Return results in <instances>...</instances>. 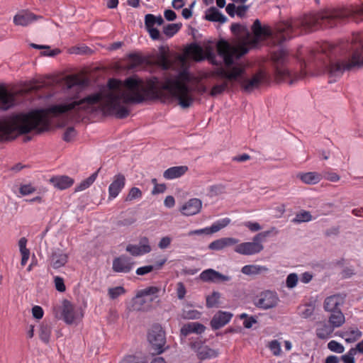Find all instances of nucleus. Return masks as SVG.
Masks as SVG:
<instances>
[{
    "instance_id": "obj_1",
    "label": "nucleus",
    "mask_w": 363,
    "mask_h": 363,
    "mask_svg": "<svg viewBox=\"0 0 363 363\" xmlns=\"http://www.w3.org/2000/svg\"><path fill=\"white\" fill-rule=\"evenodd\" d=\"M125 90L118 93H109L103 99L101 93H94L78 100L64 104L53 105L45 110H35L27 113L13 114L8 118L0 121V135L6 140H14L18 135L26 134L31 130L40 133L49 129L50 123L48 113L60 115L71 111L79 113H91L94 111L93 106L99 104L100 110L106 115H112L119 119L127 118L130 110L121 104V100L125 104H140L149 98L152 92L143 86L141 79L136 77H130L123 82Z\"/></svg>"
},
{
    "instance_id": "obj_2",
    "label": "nucleus",
    "mask_w": 363,
    "mask_h": 363,
    "mask_svg": "<svg viewBox=\"0 0 363 363\" xmlns=\"http://www.w3.org/2000/svg\"><path fill=\"white\" fill-rule=\"evenodd\" d=\"M349 18L355 21L363 18V6H350L337 9H326L313 14L291 19L277 27L281 41L287 40L303 33L321 28H333Z\"/></svg>"
},
{
    "instance_id": "obj_3",
    "label": "nucleus",
    "mask_w": 363,
    "mask_h": 363,
    "mask_svg": "<svg viewBox=\"0 0 363 363\" xmlns=\"http://www.w3.org/2000/svg\"><path fill=\"white\" fill-rule=\"evenodd\" d=\"M189 81V75L186 71H182L179 74L177 79L172 82L171 84L165 86V89L169 91L170 94L177 99L179 104L184 108L190 107L193 102L194 98L191 95V89L188 84L182 83L179 81Z\"/></svg>"
},
{
    "instance_id": "obj_4",
    "label": "nucleus",
    "mask_w": 363,
    "mask_h": 363,
    "mask_svg": "<svg viewBox=\"0 0 363 363\" xmlns=\"http://www.w3.org/2000/svg\"><path fill=\"white\" fill-rule=\"evenodd\" d=\"M147 340L155 353L159 354L165 350V332L160 324H154L147 333Z\"/></svg>"
},
{
    "instance_id": "obj_5",
    "label": "nucleus",
    "mask_w": 363,
    "mask_h": 363,
    "mask_svg": "<svg viewBox=\"0 0 363 363\" xmlns=\"http://www.w3.org/2000/svg\"><path fill=\"white\" fill-rule=\"evenodd\" d=\"M84 314L80 307H76L69 301L64 299L62 303L61 317L67 324L71 325L80 320Z\"/></svg>"
},
{
    "instance_id": "obj_6",
    "label": "nucleus",
    "mask_w": 363,
    "mask_h": 363,
    "mask_svg": "<svg viewBox=\"0 0 363 363\" xmlns=\"http://www.w3.org/2000/svg\"><path fill=\"white\" fill-rule=\"evenodd\" d=\"M272 58L275 64L277 78L284 79L286 77H290L291 74L285 66L288 59L287 52L285 50L281 49L273 54Z\"/></svg>"
},
{
    "instance_id": "obj_7",
    "label": "nucleus",
    "mask_w": 363,
    "mask_h": 363,
    "mask_svg": "<svg viewBox=\"0 0 363 363\" xmlns=\"http://www.w3.org/2000/svg\"><path fill=\"white\" fill-rule=\"evenodd\" d=\"M279 299L276 292L265 291L255 300V305L261 309L267 310L277 306Z\"/></svg>"
},
{
    "instance_id": "obj_8",
    "label": "nucleus",
    "mask_w": 363,
    "mask_h": 363,
    "mask_svg": "<svg viewBox=\"0 0 363 363\" xmlns=\"http://www.w3.org/2000/svg\"><path fill=\"white\" fill-rule=\"evenodd\" d=\"M218 53L223 60L224 64L227 67H230L234 65L235 58L238 59L241 55L238 54L235 48L230 46L227 42H223L218 45Z\"/></svg>"
},
{
    "instance_id": "obj_9",
    "label": "nucleus",
    "mask_w": 363,
    "mask_h": 363,
    "mask_svg": "<svg viewBox=\"0 0 363 363\" xmlns=\"http://www.w3.org/2000/svg\"><path fill=\"white\" fill-rule=\"evenodd\" d=\"M189 345L191 350L196 353V355L200 360L215 358L218 355V352L217 350L205 345L203 342L199 338L195 341L191 342Z\"/></svg>"
},
{
    "instance_id": "obj_10",
    "label": "nucleus",
    "mask_w": 363,
    "mask_h": 363,
    "mask_svg": "<svg viewBox=\"0 0 363 363\" xmlns=\"http://www.w3.org/2000/svg\"><path fill=\"white\" fill-rule=\"evenodd\" d=\"M253 37L251 36L250 40L247 43L252 45L257 44L261 40L271 36L272 30L268 26H262L259 19H256L252 26Z\"/></svg>"
},
{
    "instance_id": "obj_11",
    "label": "nucleus",
    "mask_w": 363,
    "mask_h": 363,
    "mask_svg": "<svg viewBox=\"0 0 363 363\" xmlns=\"http://www.w3.org/2000/svg\"><path fill=\"white\" fill-rule=\"evenodd\" d=\"M160 291V287L155 286H149L139 291L133 298V306L135 307L137 310H140L141 307L146 302L145 300L143 299V297L151 296L150 301H153L155 298H158V294Z\"/></svg>"
},
{
    "instance_id": "obj_12",
    "label": "nucleus",
    "mask_w": 363,
    "mask_h": 363,
    "mask_svg": "<svg viewBox=\"0 0 363 363\" xmlns=\"http://www.w3.org/2000/svg\"><path fill=\"white\" fill-rule=\"evenodd\" d=\"M134 262L127 255H122L113 259L112 269L117 273H129L133 267Z\"/></svg>"
},
{
    "instance_id": "obj_13",
    "label": "nucleus",
    "mask_w": 363,
    "mask_h": 363,
    "mask_svg": "<svg viewBox=\"0 0 363 363\" xmlns=\"http://www.w3.org/2000/svg\"><path fill=\"white\" fill-rule=\"evenodd\" d=\"M245 73V69L243 66H233L230 72H228L223 67L216 69L213 72V74L222 79H225L230 81L238 80V78Z\"/></svg>"
},
{
    "instance_id": "obj_14",
    "label": "nucleus",
    "mask_w": 363,
    "mask_h": 363,
    "mask_svg": "<svg viewBox=\"0 0 363 363\" xmlns=\"http://www.w3.org/2000/svg\"><path fill=\"white\" fill-rule=\"evenodd\" d=\"M264 75L262 72H259L255 74L252 79H247L244 77V74H242L238 80V82L240 86L243 88L245 91H252L255 89L257 88L262 82L264 80Z\"/></svg>"
},
{
    "instance_id": "obj_15",
    "label": "nucleus",
    "mask_w": 363,
    "mask_h": 363,
    "mask_svg": "<svg viewBox=\"0 0 363 363\" xmlns=\"http://www.w3.org/2000/svg\"><path fill=\"white\" fill-rule=\"evenodd\" d=\"M263 249L264 246L262 243L245 242L237 245L234 250L240 255H252L259 253Z\"/></svg>"
},
{
    "instance_id": "obj_16",
    "label": "nucleus",
    "mask_w": 363,
    "mask_h": 363,
    "mask_svg": "<svg viewBox=\"0 0 363 363\" xmlns=\"http://www.w3.org/2000/svg\"><path fill=\"white\" fill-rule=\"evenodd\" d=\"M345 295L337 294L328 296L323 303L325 311L328 312H335L336 311H341L340 306L345 302Z\"/></svg>"
},
{
    "instance_id": "obj_17",
    "label": "nucleus",
    "mask_w": 363,
    "mask_h": 363,
    "mask_svg": "<svg viewBox=\"0 0 363 363\" xmlns=\"http://www.w3.org/2000/svg\"><path fill=\"white\" fill-rule=\"evenodd\" d=\"M200 278L203 281L214 283L228 281L231 279L229 276L224 275L213 269H208L200 274Z\"/></svg>"
},
{
    "instance_id": "obj_18",
    "label": "nucleus",
    "mask_w": 363,
    "mask_h": 363,
    "mask_svg": "<svg viewBox=\"0 0 363 363\" xmlns=\"http://www.w3.org/2000/svg\"><path fill=\"white\" fill-rule=\"evenodd\" d=\"M125 184V177L123 174L119 173L113 177V182L108 186L109 199H115Z\"/></svg>"
},
{
    "instance_id": "obj_19",
    "label": "nucleus",
    "mask_w": 363,
    "mask_h": 363,
    "mask_svg": "<svg viewBox=\"0 0 363 363\" xmlns=\"http://www.w3.org/2000/svg\"><path fill=\"white\" fill-rule=\"evenodd\" d=\"M202 207V201L199 199H190L181 208V212L186 216H194L199 213Z\"/></svg>"
},
{
    "instance_id": "obj_20",
    "label": "nucleus",
    "mask_w": 363,
    "mask_h": 363,
    "mask_svg": "<svg viewBox=\"0 0 363 363\" xmlns=\"http://www.w3.org/2000/svg\"><path fill=\"white\" fill-rule=\"evenodd\" d=\"M233 314L230 312L220 311L216 313L211 320L213 330H218L230 322Z\"/></svg>"
},
{
    "instance_id": "obj_21",
    "label": "nucleus",
    "mask_w": 363,
    "mask_h": 363,
    "mask_svg": "<svg viewBox=\"0 0 363 363\" xmlns=\"http://www.w3.org/2000/svg\"><path fill=\"white\" fill-rule=\"evenodd\" d=\"M15 104V96L4 86L0 85V108L8 110Z\"/></svg>"
},
{
    "instance_id": "obj_22",
    "label": "nucleus",
    "mask_w": 363,
    "mask_h": 363,
    "mask_svg": "<svg viewBox=\"0 0 363 363\" xmlns=\"http://www.w3.org/2000/svg\"><path fill=\"white\" fill-rule=\"evenodd\" d=\"M334 331V327L328 321H320L317 323L315 335L320 340L328 339Z\"/></svg>"
},
{
    "instance_id": "obj_23",
    "label": "nucleus",
    "mask_w": 363,
    "mask_h": 363,
    "mask_svg": "<svg viewBox=\"0 0 363 363\" xmlns=\"http://www.w3.org/2000/svg\"><path fill=\"white\" fill-rule=\"evenodd\" d=\"M50 182L57 189L65 190L73 185L74 180L67 175L53 177Z\"/></svg>"
},
{
    "instance_id": "obj_24",
    "label": "nucleus",
    "mask_w": 363,
    "mask_h": 363,
    "mask_svg": "<svg viewBox=\"0 0 363 363\" xmlns=\"http://www.w3.org/2000/svg\"><path fill=\"white\" fill-rule=\"evenodd\" d=\"M206 327L198 322H191L186 324H184L181 330L180 333L181 336L186 337L191 333H196L200 335L205 331Z\"/></svg>"
},
{
    "instance_id": "obj_25",
    "label": "nucleus",
    "mask_w": 363,
    "mask_h": 363,
    "mask_svg": "<svg viewBox=\"0 0 363 363\" xmlns=\"http://www.w3.org/2000/svg\"><path fill=\"white\" fill-rule=\"evenodd\" d=\"M239 240L234 238H222L217 239L208 245V249L211 250H221L226 247L238 244Z\"/></svg>"
},
{
    "instance_id": "obj_26",
    "label": "nucleus",
    "mask_w": 363,
    "mask_h": 363,
    "mask_svg": "<svg viewBox=\"0 0 363 363\" xmlns=\"http://www.w3.org/2000/svg\"><path fill=\"white\" fill-rule=\"evenodd\" d=\"M188 169V167L185 165L172 167L164 172L163 177L169 180L179 178L184 175Z\"/></svg>"
},
{
    "instance_id": "obj_27",
    "label": "nucleus",
    "mask_w": 363,
    "mask_h": 363,
    "mask_svg": "<svg viewBox=\"0 0 363 363\" xmlns=\"http://www.w3.org/2000/svg\"><path fill=\"white\" fill-rule=\"evenodd\" d=\"M205 19L211 22L224 23L228 18L217 8L211 6L206 11Z\"/></svg>"
},
{
    "instance_id": "obj_28",
    "label": "nucleus",
    "mask_w": 363,
    "mask_h": 363,
    "mask_svg": "<svg viewBox=\"0 0 363 363\" xmlns=\"http://www.w3.org/2000/svg\"><path fill=\"white\" fill-rule=\"evenodd\" d=\"M38 18H41V16H38L30 12H25L16 14L13 18V22L16 25L26 26Z\"/></svg>"
},
{
    "instance_id": "obj_29",
    "label": "nucleus",
    "mask_w": 363,
    "mask_h": 363,
    "mask_svg": "<svg viewBox=\"0 0 363 363\" xmlns=\"http://www.w3.org/2000/svg\"><path fill=\"white\" fill-rule=\"evenodd\" d=\"M67 255L59 249L52 253L51 264L55 269L63 267L67 262Z\"/></svg>"
},
{
    "instance_id": "obj_30",
    "label": "nucleus",
    "mask_w": 363,
    "mask_h": 363,
    "mask_svg": "<svg viewBox=\"0 0 363 363\" xmlns=\"http://www.w3.org/2000/svg\"><path fill=\"white\" fill-rule=\"evenodd\" d=\"M297 177L306 184H316L321 180L322 175L316 172H308L299 173Z\"/></svg>"
},
{
    "instance_id": "obj_31",
    "label": "nucleus",
    "mask_w": 363,
    "mask_h": 363,
    "mask_svg": "<svg viewBox=\"0 0 363 363\" xmlns=\"http://www.w3.org/2000/svg\"><path fill=\"white\" fill-rule=\"evenodd\" d=\"M230 30L234 35H243V40L246 43L250 40L251 33L246 26H242L240 23H233L230 26Z\"/></svg>"
},
{
    "instance_id": "obj_32",
    "label": "nucleus",
    "mask_w": 363,
    "mask_h": 363,
    "mask_svg": "<svg viewBox=\"0 0 363 363\" xmlns=\"http://www.w3.org/2000/svg\"><path fill=\"white\" fill-rule=\"evenodd\" d=\"M268 268L264 266L248 264L245 265L241 269V272L246 275H255L262 272H267Z\"/></svg>"
},
{
    "instance_id": "obj_33",
    "label": "nucleus",
    "mask_w": 363,
    "mask_h": 363,
    "mask_svg": "<svg viewBox=\"0 0 363 363\" xmlns=\"http://www.w3.org/2000/svg\"><path fill=\"white\" fill-rule=\"evenodd\" d=\"M345 315L341 311H336L331 312V315L329 317L328 323L335 328H339L345 323Z\"/></svg>"
},
{
    "instance_id": "obj_34",
    "label": "nucleus",
    "mask_w": 363,
    "mask_h": 363,
    "mask_svg": "<svg viewBox=\"0 0 363 363\" xmlns=\"http://www.w3.org/2000/svg\"><path fill=\"white\" fill-rule=\"evenodd\" d=\"M128 57L129 60L128 67L130 69H135L145 62V57L138 53H130Z\"/></svg>"
},
{
    "instance_id": "obj_35",
    "label": "nucleus",
    "mask_w": 363,
    "mask_h": 363,
    "mask_svg": "<svg viewBox=\"0 0 363 363\" xmlns=\"http://www.w3.org/2000/svg\"><path fill=\"white\" fill-rule=\"evenodd\" d=\"M362 335V332L357 328H350L343 333L342 337L346 342H353L359 339Z\"/></svg>"
},
{
    "instance_id": "obj_36",
    "label": "nucleus",
    "mask_w": 363,
    "mask_h": 363,
    "mask_svg": "<svg viewBox=\"0 0 363 363\" xmlns=\"http://www.w3.org/2000/svg\"><path fill=\"white\" fill-rule=\"evenodd\" d=\"M98 172H99V170L94 172L88 178L83 180L82 182H80L79 184L76 186L75 189H74L75 191L76 192L81 191H84V190L88 189L96 179V178L98 177Z\"/></svg>"
},
{
    "instance_id": "obj_37",
    "label": "nucleus",
    "mask_w": 363,
    "mask_h": 363,
    "mask_svg": "<svg viewBox=\"0 0 363 363\" xmlns=\"http://www.w3.org/2000/svg\"><path fill=\"white\" fill-rule=\"evenodd\" d=\"M230 223V219L225 218L213 223L210 227H207L209 235L217 233L222 228L226 227Z\"/></svg>"
},
{
    "instance_id": "obj_38",
    "label": "nucleus",
    "mask_w": 363,
    "mask_h": 363,
    "mask_svg": "<svg viewBox=\"0 0 363 363\" xmlns=\"http://www.w3.org/2000/svg\"><path fill=\"white\" fill-rule=\"evenodd\" d=\"M51 327L48 323H43L40 326L39 337L45 343H48L51 335Z\"/></svg>"
},
{
    "instance_id": "obj_39",
    "label": "nucleus",
    "mask_w": 363,
    "mask_h": 363,
    "mask_svg": "<svg viewBox=\"0 0 363 363\" xmlns=\"http://www.w3.org/2000/svg\"><path fill=\"white\" fill-rule=\"evenodd\" d=\"M182 24L179 23H169L163 28V33L168 38L173 37L181 29Z\"/></svg>"
},
{
    "instance_id": "obj_40",
    "label": "nucleus",
    "mask_w": 363,
    "mask_h": 363,
    "mask_svg": "<svg viewBox=\"0 0 363 363\" xmlns=\"http://www.w3.org/2000/svg\"><path fill=\"white\" fill-rule=\"evenodd\" d=\"M120 363H148V361L142 355L128 354L125 356Z\"/></svg>"
},
{
    "instance_id": "obj_41",
    "label": "nucleus",
    "mask_w": 363,
    "mask_h": 363,
    "mask_svg": "<svg viewBox=\"0 0 363 363\" xmlns=\"http://www.w3.org/2000/svg\"><path fill=\"white\" fill-rule=\"evenodd\" d=\"M313 218L309 211H302L296 213L295 218L292 219L294 223H301L312 220Z\"/></svg>"
},
{
    "instance_id": "obj_42",
    "label": "nucleus",
    "mask_w": 363,
    "mask_h": 363,
    "mask_svg": "<svg viewBox=\"0 0 363 363\" xmlns=\"http://www.w3.org/2000/svg\"><path fill=\"white\" fill-rule=\"evenodd\" d=\"M201 312L195 309H183L181 316L185 320H196L201 317Z\"/></svg>"
},
{
    "instance_id": "obj_43",
    "label": "nucleus",
    "mask_w": 363,
    "mask_h": 363,
    "mask_svg": "<svg viewBox=\"0 0 363 363\" xmlns=\"http://www.w3.org/2000/svg\"><path fill=\"white\" fill-rule=\"evenodd\" d=\"M299 315L303 318H310L314 313L315 307L311 304H306L299 307Z\"/></svg>"
},
{
    "instance_id": "obj_44",
    "label": "nucleus",
    "mask_w": 363,
    "mask_h": 363,
    "mask_svg": "<svg viewBox=\"0 0 363 363\" xmlns=\"http://www.w3.org/2000/svg\"><path fill=\"white\" fill-rule=\"evenodd\" d=\"M143 196V193L140 189L138 187H132L128 194H127L125 201H132L135 199H141Z\"/></svg>"
},
{
    "instance_id": "obj_45",
    "label": "nucleus",
    "mask_w": 363,
    "mask_h": 363,
    "mask_svg": "<svg viewBox=\"0 0 363 363\" xmlns=\"http://www.w3.org/2000/svg\"><path fill=\"white\" fill-rule=\"evenodd\" d=\"M220 298V294L218 291H213L211 295L206 297V306L207 308L215 307Z\"/></svg>"
},
{
    "instance_id": "obj_46",
    "label": "nucleus",
    "mask_w": 363,
    "mask_h": 363,
    "mask_svg": "<svg viewBox=\"0 0 363 363\" xmlns=\"http://www.w3.org/2000/svg\"><path fill=\"white\" fill-rule=\"evenodd\" d=\"M273 231H275L276 233H277L276 228L272 227L269 230H266L257 233L254 236L252 242L262 243V242L264 241V240L268 237Z\"/></svg>"
},
{
    "instance_id": "obj_47",
    "label": "nucleus",
    "mask_w": 363,
    "mask_h": 363,
    "mask_svg": "<svg viewBox=\"0 0 363 363\" xmlns=\"http://www.w3.org/2000/svg\"><path fill=\"white\" fill-rule=\"evenodd\" d=\"M328 348L333 352L342 354L345 351V347L336 340H330L328 343Z\"/></svg>"
},
{
    "instance_id": "obj_48",
    "label": "nucleus",
    "mask_w": 363,
    "mask_h": 363,
    "mask_svg": "<svg viewBox=\"0 0 363 363\" xmlns=\"http://www.w3.org/2000/svg\"><path fill=\"white\" fill-rule=\"evenodd\" d=\"M138 246L145 254H147L152 250L149 239L145 236L140 238Z\"/></svg>"
},
{
    "instance_id": "obj_49",
    "label": "nucleus",
    "mask_w": 363,
    "mask_h": 363,
    "mask_svg": "<svg viewBox=\"0 0 363 363\" xmlns=\"http://www.w3.org/2000/svg\"><path fill=\"white\" fill-rule=\"evenodd\" d=\"M125 293V289L123 286H116L110 288L108 291V294L111 299H116L121 295Z\"/></svg>"
},
{
    "instance_id": "obj_50",
    "label": "nucleus",
    "mask_w": 363,
    "mask_h": 363,
    "mask_svg": "<svg viewBox=\"0 0 363 363\" xmlns=\"http://www.w3.org/2000/svg\"><path fill=\"white\" fill-rule=\"evenodd\" d=\"M125 250L133 257H139L145 255L138 245L128 244L125 247Z\"/></svg>"
},
{
    "instance_id": "obj_51",
    "label": "nucleus",
    "mask_w": 363,
    "mask_h": 363,
    "mask_svg": "<svg viewBox=\"0 0 363 363\" xmlns=\"http://www.w3.org/2000/svg\"><path fill=\"white\" fill-rule=\"evenodd\" d=\"M225 192V186L223 184H215L210 186L208 193L211 196H216Z\"/></svg>"
},
{
    "instance_id": "obj_52",
    "label": "nucleus",
    "mask_w": 363,
    "mask_h": 363,
    "mask_svg": "<svg viewBox=\"0 0 363 363\" xmlns=\"http://www.w3.org/2000/svg\"><path fill=\"white\" fill-rule=\"evenodd\" d=\"M157 65L164 70H167L170 67V62L165 54H160L157 59Z\"/></svg>"
},
{
    "instance_id": "obj_53",
    "label": "nucleus",
    "mask_w": 363,
    "mask_h": 363,
    "mask_svg": "<svg viewBox=\"0 0 363 363\" xmlns=\"http://www.w3.org/2000/svg\"><path fill=\"white\" fill-rule=\"evenodd\" d=\"M228 86V82H224L220 84L214 85L211 90V95L212 96H217L222 94Z\"/></svg>"
},
{
    "instance_id": "obj_54",
    "label": "nucleus",
    "mask_w": 363,
    "mask_h": 363,
    "mask_svg": "<svg viewBox=\"0 0 363 363\" xmlns=\"http://www.w3.org/2000/svg\"><path fill=\"white\" fill-rule=\"evenodd\" d=\"M298 280V275L296 273H291L286 277V285L288 288L293 289L296 286Z\"/></svg>"
},
{
    "instance_id": "obj_55",
    "label": "nucleus",
    "mask_w": 363,
    "mask_h": 363,
    "mask_svg": "<svg viewBox=\"0 0 363 363\" xmlns=\"http://www.w3.org/2000/svg\"><path fill=\"white\" fill-rule=\"evenodd\" d=\"M355 355H356L355 351L350 349L349 351L346 354H345L340 357V359L344 363H355V359H354Z\"/></svg>"
},
{
    "instance_id": "obj_56",
    "label": "nucleus",
    "mask_w": 363,
    "mask_h": 363,
    "mask_svg": "<svg viewBox=\"0 0 363 363\" xmlns=\"http://www.w3.org/2000/svg\"><path fill=\"white\" fill-rule=\"evenodd\" d=\"M269 347L274 355L279 356L281 354V345L278 340H274L269 342Z\"/></svg>"
},
{
    "instance_id": "obj_57",
    "label": "nucleus",
    "mask_w": 363,
    "mask_h": 363,
    "mask_svg": "<svg viewBox=\"0 0 363 363\" xmlns=\"http://www.w3.org/2000/svg\"><path fill=\"white\" fill-rule=\"evenodd\" d=\"M155 15L148 13L145 16V26L146 30L154 28L155 25Z\"/></svg>"
},
{
    "instance_id": "obj_58",
    "label": "nucleus",
    "mask_w": 363,
    "mask_h": 363,
    "mask_svg": "<svg viewBox=\"0 0 363 363\" xmlns=\"http://www.w3.org/2000/svg\"><path fill=\"white\" fill-rule=\"evenodd\" d=\"M76 135V131L73 127L67 128L63 135V140L66 142L71 141Z\"/></svg>"
},
{
    "instance_id": "obj_59",
    "label": "nucleus",
    "mask_w": 363,
    "mask_h": 363,
    "mask_svg": "<svg viewBox=\"0 0 363 363\" xmlns=\"http://www.w3.org/2000/svg\"><path fill=\"white\" fill-rule=\"evenodd\" d=\"M55 289L60 292H64L66 287L64 283V279L60 277H55L54 279Z\"/></svg>"
},
{
    "instance_id": "obj_60",
    "label": "nucleus",
    "mask_w": 363,
    "mask_h": 363,
    "mask_svg": "<svg viewBox=\"0 0 363 363\" xmlns=\"http://www.w3.org/2000/svg\"><path fill=\"white\" fill-rule=\"evenodd\" d=\"M242 225L252 232H257L262 229L259 223L257 222L245 221L242 223Z\"/></svg>"
},
{
    "instance_id": "obj_61",
    "label": "nucleus",
    "mask_w": 363,
    "mask_h": 363,
    "mask_svg": "<svg viewBox=\"0 0 363 363\" xmlns=\"http://www.w3.org/2000/svg\"><path fill=\"white\" fill-rule=\"evenodd\" d=\"M323 177L332 182H336L340 180V176L335 172H324L322 176V178Z\"/></svg>"
},
{
    "instance_id": "obj_62",
    "label": "nucleus",
    "mask_w": 363,
    "mask_h": 363,
    "mask_svg": "<svg viewBox=\"0 0 363 363\" xmlns=\"http://www.w3.org/2000/svg\"><path fill=\"white\" fill-rule=\"evenodd\" d=\"M250 5H245L242 4V5H239L237 6L236 15L240 18H243L245 16L246 12L250 9Z\"/></svg>"
},
{
    "instance_id": "obj_63",
    "label": "nucleus",
    "mask_w": 363,
    "mask_h": 363,
    "mask_svg": "<svg viewBox=\"0 0 363 363\" xmlns=\"http://www.w3.org/2000/svg\"><path fill=\"white\" fill-rule=\"evenodd\" d=\"M35 191V187H33L30 184L22 185L20 187V193L22 195H29V194H33Z\"/></svg>"
},
{
    "instance_id": "obj_64",
    "label": "nucleus",
    "mask_w": 363,
    "mask_h": 363,
    "mask_svg": "<svg viewBox=\"0 0 363 363\" xmlns=\"http://www.w3.org/2000/svg\"><path fill=\"white\" fill-rule=\"evenodd\" d=\"M32 314L35 318L41 319L43 316L44 312L40 306H35L32 308Z\"/></svg>"
}]
</instances>
